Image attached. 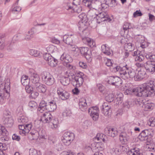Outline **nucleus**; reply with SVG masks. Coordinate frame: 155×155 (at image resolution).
<instances>
[{"label": "nucleus", "instance_id": "nucleus-26", "mask_svg": "<svg viewBox=\"0 0 155 155\" xmlns=\"http://www.w3.org/2000/svg\"><path fill=\"white\" fill-rule=\"evenodd\" d=\"M101 51L103 53L107 55H110L111 53L110 50L107 45H103L101 47Z\"/></svg>", "mask_w": 155, "mask_h": 155}, {"label": "nucleus", "instance_id": "nucleus-12", "mask_svg": "<svg viewBox=\"0 0 155 155\" xmlns=\"http://www.w3.org/2000/svg\"><path fill=\"white\" fill-rule=\"evenodd\" d=\"M107 20H108V21H109L110 20L109 18L107 12L103 11L97 15V22L98 23Z\"/></svg>", "mask_w": 155, "mask_h": 155}, {"label": "nucleus", "instance_id": "nucleus-48", "mask_svg": "<svg viewBox=\"0 0 155 155\" xmlns=\"http://www.w3.org/2000/svg\"><path fill=\"white\" fill-rule=\"evenodd\" d=\"M18 121L19 123L24 124L27 122L28 119L27 117L22 116L18 119Z\"/></svg>", "mask_w": 155, "mask_h": 155}, {"label": "nucleus", "instance_id": "nucleus-58", "mask_svg": "<svg viewBox=\"0 0 155 155\" xmlns=\"http://www.w3.org/2000/svg\"><path fill=\"white\" fill-rule=\"evenodd\" d=\"M124 93L127 94H130L132 93H134V88L133 89L129 88L128 89H127L125 91Z\"/></svg>", "mask_w": 155, "mask_h": 155}, {"label": "nucleus", "instance_id": "nucleus-40", "mask_svg": "<svg viewBox=\"0 0 155 155\" xmlns=\"http://www.w3.org/2000/svg\"><path fill=\"white\" fill-rule=\"evenodd\" d=\"M154 104L152 103H147L144 105V110L145 111H148L149 110L153 109Z\"/></svg>", "mask_w": 155, "mask_h": 155}, {"label": "nucleus", "instance_id": "nucleus-61", "mask_svg": "<svg viewBox=\"0 0 155 155\" xmlns=\"http://www.w3.org/2000/svg\"><path fill=\"white\" fill-rule=\"evenodd\" d=\"M109 6V4L107 3V0L105 3H101V8L100 9L103 10L107 8Z\"/></svg>", "mask_w": 155, "mask_h": 155}, {"label": "nucleus", "instance_id": "nucleus-51", "mask_svg": "<svg viewBox=\"0 0 155 155\" xmlns=\"http://www.w3.org/2000/svg\"><path fill=\"white\" fill-rule=\"evenodd\" d=\"M147 124L150 126H155V117H152L150 118L149 121L147 122Z\"/></svg>", "mask_w": 155, "mask_h": 155}, {"label": "nucleus", "instance_id": "nucleus-7", "mask_svg": "<svg viewBox=\"0 0 155 155\" xmlns=\"http://www.w3.org/2000/svg\"><path fill=\"white\" fill-rule=\"evenodd\" d=\"M151 132L148 130H142L138 136V138L141 141L146 140L147 142L150 143L152 141L151 137L152 136Z\"/></svg>", "mask_w": 155, "mask_h": 155}, {"label": "nucleus", "instance_id": "nucleus-60", "mask_svg": "<svg viewBox=\"0 0 155 155\" xmlns=\"http://www.w3.org/2000/svg\"><path fill=\"white\" fill-rule=\"evenodd\" d=\"M131 28V27L130 26V23H125L123 26V29L125 30H127L128 29H130Z\"/></svg>", "mask_w": 155, "mask_h": 155}, {"label": "nucleus", "instance_id": "nucleus-43", "mask_svg": "<svg viewBox=\"0 0 155 155\" xmlns=\"http://www.w3.org/2000/svg\"><path fill=\"white\" fill-rule=\"evenodd\" d=\"M144 59V56L141 54V52L138 51V54L135 59V61L141 62Z\"/></svg>", "mask_w": 155, "mask_h": 155}, {"label": "nucleus", "instance_id": "nucleus-64", "mask_svg": "<svg viewBox=\"0 0 155 155\" xmlns=\"http://www.w3.org/2000/svg\"><path fill=\"white\" fill-rule=\"evenodd\" d=\"M105 61L106 65L108 67H110L112 64L111 60L109 59H107Z\"/></svg>", "mask_w": 155, "mask_h": 155}, {"label": "nucleus", "instance_id": "nucleus-19", "mask_svg": "<svg viewBox=\"0 0 155 155\" xmlns=\"http://www.w3.org/2000/svg\"><path fill=\"white\" fill-rule=\"evenodd\" d=\"M146 64L144 68L147 71L152 72L155 71V63H151L150 62L147 61L146 62Z\"/></svg>", "mask_w": 155, "mask_h": 155}, {"label": "nucleus", "instance_id": "nucleus-16", "mask_svg": "<svg viewBox=\"0 0 155 155\" xmlns=\"http://www.w3.org/2000/svg\"><path fill=\"white\" fill-rule=\"evenodd\" d=\"M132 132H129L127 134L126 133H122L119 136L120 141L123 143H126L129 139V137L132 135Z\"/></svg>", "mask_w": 155, "mask_h": 155}, {"label": "nucleus", "instance_id": "nucleus-49", "mask_svg": "<svg viewBox=\"0 0 155 155\" xmlns=\"http://www.w3.org/2000/svg\"><path fill=\"white\" fill-rule=\"evenodd\" d=\"M29 155H41L39 152L34 148L30 149L29 151Z\"/></svg>", "mask_w": 155, "mask_h": 155}, {"label": "nucleus", "instance_id": "nucleus-15", "mask_svg": "<svg viewBox=\"0 0 155 155\" xmlns=\"http://www.w3.org/2000/svg\"><path fill=\"white\" fill-rule=\"evenodd\" d=\"M52 116L50 112H46L42 114L40 120L43 123H49L52 120Z\"/></svg>", "mask_w": 155, "mask_h": 155}, {"label": "nucleus", "instance_id": "nucleus-46", "mask_svg": "<svg viewBox=\"0 0 155 155\" xmlns=\"http://www.w3.org/2000/svg\"><path fill=\"white\" fill-rule=\"evenodd\" d=\"M114 99V95L113 94H110L105 97V100L108 102H112L113 101Z\"/></svg>", "mask_w": 155, "mask_h": 155}, {"label": "nucleus", "instance_id": "nucleus-10", "mask_svg": "<svg viewBox=\"0 0 155 155\" xmlns=\"http://www.w3.org/2000/svg\"><path fill=\"white\" fill-rule=\"evenodd\" d=\"M132 69L134 71V74L133 77L129 76L127 77V78H134V80L136 81H139L143 79L146 75V73L144 68H142L139 71L137 74L134 70L132 68Z\"/></svg>", "mask_w": 155, "mask_h": 155}, {"label": "nucleus", "instance_id": "nucleus-50", "mask_svg": "<svg viewBox=\"0 0 155 155\" xmlns=\"http://www.w3.org/2000/svg\"><path fill=\"white\" fill-rule=\"evenodd\" d=\"M107 3L111 7H115L117 5L116 0H107Z\"/></svg>", "mask_w": 155, "mask_h": 155}, {"label": "nucleus", "instance_id": "nucleus-35", "mask_svg": "<svg viewBox=\"0 0 155 155\" xmlns=\"http://www.w3.org/2000/svg\"><path fill=\"white\" fill-rule=\"evenodd\" d=\"M145 57L151 63H155V55L151 53L147 54L145 55Z\"/></svg>", "mask_w": 155, "mask_h": 155}, {"label": "nucleus", "instance_id": "nucleus-8", "mask_svg": "<svg viewBox=\"0 0 155 155\" xmlns=\"http://www.w3.org/2000/svg\"><path fill=\"white\" fill-rule=\"evenodd\" d=\"M74 134L69 132H65L62 138V141L64 145H69L74 138Z\"/></svg>", "mask_w": 155, "mask_h": 155}, {"label": "nucleus", "instance_id": "nucleus-27", "mask_svg": "<svg viewBox=\"0 0 155 155\" xmlns=\"http://www.w3.org/2000/svg\"><path fill=\"white\" fill-rule=\"evenodd\" d=\"M128 155H141L140 150L137 148L131 149L127 152Z\"/></svg>", "mask_w": 155, "mask_h": 155}, {"label": "nucleus", "instance_id": "nucleus-57", "mask_svg": "<svg viewBox=\"0 0 155 155\" xmlns=\"http://www.w3.org/2000/svg\"><path fill=\"white\" fill-rule=\"evenodd\" d=\"M25 89L27 93H30L33 90V88L28 85L25 86Z\"/></svg>", "mask_w": 155, "mask_h": 155}, {"label": "nucleus", "instance_id": "nucleus-41", "mask_svg": "<svg viewBox=\"0 0 155 155\" xmlns=\"http://www.w3.org/2000/svg\"><path fill=\"white\" fill-rule=\"evenodd\" d=\"M116 143H115V147L113 148L110 150L111 153L113 155H119L120 153L119 148L116 147Z\"/></svg>", "mask_w": 155, "mask_h": 155}, {"label": "nucleus", "instance_id": "nucleus-23", "mask_svg": "<svg viewBox=\"0 0 155 155\" xmlns=\"http://www.w3.org/2000/svg\"><path fill=\"white\" fill-rule=\"evenodd\" d=\"M80 109L82 111H85L87 109V104L86 100L84 98H81L79 100V103Z\"/></svg>", "mask_w": 155, "mask_h": 155}, {"label": "nucleus", "instance_id": "nucleus-31", "mask_svg": "<svg viewBox=\"0 0 155 155\" xmlns=\"http://www.w3.org/2000/svg\"><path fill=\"white\" fill-rule=\"evenodd\" d=\"M107 133L108 134L109 136L114 137L118 134V131L115 128H109L107 131Z\"/></svg>", "mask_w": 155, "mask_h": 155}, {"label": "nucleus", "instance_id": "nucleus-38", "mask_svg": "<svg viewBox=\"0 0 155 155\" xmlns=\"http://www.w3.org/2000/svg\"><path fill=\"white\" fill-rule=\"evenodd\" d=\"M8 135V132L5 127L0 124V135L7 137Z\"/></svg>", "mask_w": 155, "mask_h": 155}, {"label": "nucleus", "instance_id": "nucleus-39", "mask_svg": "<svg viewBox=\"0 0 155 155\" xmlns=\"http://www.w3.org/2000/svg\"><path fill=\"white\" fill-rule=\"evenodd\" d=\"M124 47L126 51H131L134 49V47L131 43H125Z\"/></svg>", "mask_w": 155, "mask_h": 155}, {"label": "nucleus", "instance_id": "nucleus-17", "mask_svg": "<svg viewBox=\"0 0 155 155\" xmlns=\"http://www.w3.org/2000/svg\"><path fill=\"white\" fill-rule=\"evenodd\" d=\"M56 102L52 100L48 102V104L46 107V110H48V112H53L56 109Z\"/></svg>", "mask_w": 155, "mask_h": 155}, {"label": "nucleus", "instance_id": "nucleus-47", "mask_svg": "<svg viewBox=\"0 0 155 155\" xmlns=\"http://www.w3.org/2000/svg\"><path fill=\"white\" fill-rule=\"evenodd\" d=\"M69 97V93L66 91H64L62 94L60 96V97L63 100H65L68 99Z\"/></svg>", "mask_w": 155, "mask_h": 155}, {"label": "nucleus", "instance_id": "nucleus-55", "mask_svg": "<svg viewBox=\"0 0 155 155\" xmlns=\"http://www.w3.org/2000/svg\"><path fill=\"white\" fill-rule=\"evenodd\" d=\"M135 103L137 105L141 106L143 107L144 104V103L142 98H140L137 99L135 101Z\"/></svg>", "mask_w": 155, "mask_h": 155}, {"label": "nucleus", "instance_id": "nucleus-34", "mask_svg": "<svg viewBox=\"0 0 155 155\" xmlns=\"http://www.w3.org/2000/svg\"><path fill=\"white\" fill-rule=\"evenodd\" d=\"M34 28H32L29 31L28 33L25 35V39L26 40H29L33 38L34 33Z\"/></svg>", "mask_w": 155, "mask_h": 155}, {"label": "nucleus", "instance_id": "nucleus-14", "mask_svg": "<svg viewBox=\"0 0 155 155\" xmlns=\"http://www.w3.org/2000/svg\"><path fill=\"white\" fill-rule=\"evenodd\" d=\"M111 107L109 104L107 102L104 103L102 106V112L105 116L109 117L111 113Z\"/></svg>", "mask_w": 155, "mask_h": 155}, {"label": "nucleus", "instance_id": "nucleus-13", "mask_svg": "<svg viewBox=\"0 0 155 155\" xmlns=\"http://www.w3.org/2000/svg\"><path fill=\"white\" fill-rule=\"evenodd\" d=\"M108 83L113 85L118 86L121 83V80L117 76H111L109 77Z\"/></svg>", "mask_w": 155, "mask_h": 155}, {"label": "nucleus", "instance_id": "nucleus-1", "mask_svg": "<svg viewBox=\"0 0 155 155\" xmlns=\"http://www.w3.org/2000/svg\"><path fill=\"white\" fill-rule=\"evenodd\" d=\"M134 94L139 97H147L154 93L155 94V82L150 81L147 84L143 87H137L134 88Z\"/></svg>", "mask_w": 155, "mask_h": 155}, {"label": "nucleus", "instance_id": "nucleus-45", "mask_svg": "<svg viewBox=\"0 0 155 155\" xmlns=\"http://www.w3.org/2000/svg\"><path fill=\"white\" fill-rule=\"evenodd\" d=\"M28 106L31 110L34 109H36L37 107V103L34 101H30L28 103Z\"/></svg>", "mask_w": 155, "mask_h": 155}, {"label": "nucleus", "instance_id": "nucleus-44", "mask_svg": "<svg viewBox=\"0 0 155 155\" xmlns=\"http://www.w3.org/2000/svg\"><path fill=\"white\" fill-rule=\"evenodd\" d=\"M32 126V124H25V130L23 131V132L25 133V135L29 132L31 130Z\"/></svg>", "mask_w": 155, "mask_h": 155}, {"label": "nucleus", "instance_id": "nucleus-20", "mask_svg": "<svg viewBox=\"0 0 155 155\" xmlns=\"http://www.w3.org/2000/svg\"><path fill=\"white\" fill-rule=\"evenodd\" d=\"M61 60L63 62V64L71 62L73 59L71 56L68 54L64 53L61 56Z\"/></svg>", "mask_w": 155, "mask_h": 155}, {"label": "nucleus", "instance_id": "nucleus-25", "mask_svg": "<svg viewBox=\"0 0 155 155\" xmlns=\"http://www.w3.org/2000/svg\"><path fill=\"white\" fill-rule=\"evenodd\" d=\"M13 123V120L12 118L10 117L5 118L3 121V124L7 127H11L12 126Z\"/></svg>", "mask_w": 155, "mask_h": 155}, {"label": "nucleus", "instance_id": "nucleus-18", "mask_svg": "<svg viewBox=\"0 0 155 155\" xmlns=\"http://www.w3.org/2000/svg\"><path fill=\"white\" fill-rule=\"evenodd\" d=\"M82 40L83 43L87 45L91 48L93 47L95 45L93 40L89 38L83 36Z\"/></svg>", "mask_w": 155, "mask_h": 155}, {"label": "nucleus", "instance_id": "nucleus-29", "mask_svg": "<svg viewBox=\"0 0 155 155\" xmlns=\"http://www.w3.org/2000/svg\"><path fill=\"white\" fill-rule=\"evenodd\" d=\"M36 90L40 93H45L47 90L46 86L43 84H40L35 87Z\"/></svg>", "mask_w": 155, "mask_h": 155}, {"label": "nucleus", "instance_id": "nucleus-56", "mask_svg": "<svg viewBox=\"0 0 155 155\" xmlns=\"http://www.w3.org/2000/svg\"><path fill=\"white\" fill-rule=\"evenodd\" d=\"M143 15L141 11L140 10H137L133 14L134 17L136 18L138 16H141Z\"/></svg>", "mask_w": 155, "mask_h": 155}, {"label": "nucleus", "instance_id": "nucleus-2", "mask_svg": "<svg viewBox=\"0 0 155 155\" xmlns=\"http://www.w3.org/2000/svg\"><path fill=\"white\" fill-rule=\"evenodd\" d=\"M110 69L113 72H118L120 77L124 79H127V77L130 76L133 77L134 74L132 68L129 67L127 64L121 67L112 63L110 67Z\"/></svg>", "mask_w": 155, "mask_h": 155}, {"label": "nucleus", "instance_id": "nucleus-22", "mask_svg": "<svg viewBox=\"0 0 155 155\" xmlns=\"http://www.w3.org/2000/svg\"><path fill=\"white\" fill-rule=\"evenodd\" d=\"M66 9L67 10H71V12H76L79 13L82 10V8L81 7L76 6L74 8L71 5L70 3L68 4L66 7Z\"/></svg>", "mask_w": 155, "mask_h": 155}, {"label": "nucleus", "instance_id": "nucleus-3", "mask_svg": "<svg viewBox=\"0 0 155 155\" xmlns=\"http://www.w3.org/2000/svg\"><path fill=\"white\" fill-rule=\"evenodd\" d=\"M84 75L83 73L81 72L77 73L76 76L73 74L69 73L68 77H71V83L74 86L79 87L83 84Z\"/></svg>", "mask_w": 155, "mask_h": 155}, {"label": "nucleus", "instance_id": "nucleus-32", "mask_svg": "<svg viewBox=\"0 0 155 155\" xmlns=\"http://www.w3.org/2000/svg\"><path fill=\"white\" fill-rule=\"evenodd\" d=\"M78 17L80 19L82 23L84 25L88 21V19L87 15L84 13H82L78 15Z\"/></svg>", "mask_w": 155, "mask_h": 155}, {"label": "nucleus", "instance_id": "nucleus-59", "mask_svg": "<svg viewBox=\"0 0 155 155\" xmlns=\"http://www.w3.org/2000/svg\"><path fill=\"white\" fill-rule=\"evenodd\" d=\"M63 65L67 68L69 69L74 70L75 69V67L72 65L71 64H70V63H68L66 64V63H65V64H63Z\"/></svg>", "mask_w": 155, "mask_h": 155}, {"label": "nucleus", "instance_id": "nucleus-54", "mask_svg": "<svg viewBox=\"0 0 155 155\" xmlns=\"http://www.w3.org/2000/svg\"><path fill=\"white\" fill-rule=\"evenodd\" d=\"M52 142L53 144L56 143V145H55L54 146L58 150H59L62 148V146L61 143L57 142L55 141H52Z\"/></svg>", "mask_w": 155, "mask_h": 155}, {"label": "nucleus", "instance_id": "nucleus-36", "mask_svg": "<svg viewBox=\"0 0 155 155\" xmlns=\"http://www.w3.org/2000/svg\"><path fill=\"white\" fill-rule=\"evenodd\" d=\"M52 125H51V127L53 129H55L58 127L59 124V121L57 118H54L51 123Z\"/></svg>", "mask_w": 155, "mask_h": 155}, {"label": "nucleus", "instance_id": "nucleus-53", "mask_svg": "<svg viewBox=\"0 0 155 155\" xmlns=\"http://www.w3.org/2000/svg\"><path fill=\"white\" fill-rule=\"evenodd\" d=\"M30 94H31L30 95V97L32 99H35L39 95L38 92L35 91H34L33 90L32 91Z\"/></svg>", "mask_w": 155, "mask_h": 155}, {"label": "nucleus", "instance_id": "nucleus-42", "mask_svg": "<svg viewBox=\"0 0 155 155\" xmlns=\"http://www.w3.org/2000/svg\"><path fill=\"white\" fill-rule=\"evenodd\" d=\"M48 103L46 102L44 100H42L40 103L39 105V108H40V111H41L42 110L44 109H46V107H47Z\"/></svg>", "mask_w": 155, "mask_h": 155}, {"label": "nucleus", "instance_id": "nucleus-5", "mask_svg": "<svg viewBox=\"0 0 155 155\" xmlns=\"http://www.w3.org/2000/svg\"><path fill=\"white\" fill-rule=\"evenodd\" d=\"M83 4L87 7L96 10L101 8V2L99 0H83Z\"/></svg>", "mask_w": 155, "mask_h": 155}, {"label": "nucleus", "instance_id": "nucleus-30", "mask_svg": "<svg viewBox=\"0 0 155 155\" xmlns=\"http://www.w3.org/2000/svg\"><path fill=\"white\" fill-rule=\"evenodd\" d=\"M70 81H71V77H62L60 79V82L64 86L68 85Z\"/></svg>", "mask_w": 155, "mask_h": 155}, {"label": "nucleus", "instance_id": "nucleus-28", "mask_svg": "<svg viewBox=\"0 0 155 155\" xmlns=\"http://www.w3.org/2000/svg\"><path fill=\"white\" fill-rule=\"evenodd\" d=\"M63 41L66 44L70 45L73 43L71 37L67 35H65L63 37Z\"/></svg>", "mask_w": 155, "mask_h": 155}, {"label": "nucleus", "instance_id": "nucleus-63", "mask_svg": "<svg viewBox=\"0 0 155 155\" xmlns=\"http://www.w3.org/2000/svg\"><path fill=\"white\" fill-rule=\"evenodd\" d=\"M13 7H14L13 8L12 11L19 12L21 10V8L20 7H18L17 5H15V4H14Z\"/></svg>", "mask_w": 155, "mask_h": 155}, {"label": "nucleus", "instance_id": "nucleus-24", "mask_svg": "<svg viewBox=\"0 0 155 155\" xmlns=\"http://www.w3.org/2000/svg\"><path fill=\"white\" fill-rule=\"evenodd\" d=\"M40 78L39 75L36 74H34L31 77V81L35 87L40 84Z\"/></svg>", "mask_w": 155, "mask_h": 155}, {"label": "nucleus", "instance_id": "nucleus-21", "mask_svg": "<svg viewBox=\"0 0 155 155\" xmlns=\"http://www.w3.org/2000/svg\"><path fill=\"white\" fill-rule=\"evenodd\" d=\"M79 50L81 54L83 56H85L86 58L90 57V54L91 53V51L89 50V49L88 48L81 47L80 48Z\"/></svg>", "mask_w": 155, "mask_h": 155}, {"label": "nucleus", "instance_id": "nucleus-9", "mask_svg": "<svg viewBox=\"0 0 155 155\" xmlns=\"http://www.w3.org/2000/svg\"><path fill=\"white\" fill-rule=\"evenodd\" d=\"M43 58L51 67H54L57 65L58 62V60L52 57L50 54L46 53L44 54Z\"/></svg>", "mask_w": 155, "mask_h": 155}, {"label": "nucleus", "instance_id": "nucleus-33", "mask_svg": "<svg viewBox=\"0 0 155 155\" xmlns=\"http://www.w3.org/2000/svg\"><path fill=\"white\" fill-rule=\"evenodd\" d=\"M30 80L28 79V76L25 75H23L21 78V82L22 85L26 86L29 84Z\"/></svg>", "mask_w": 155, "mask_h": 155}, {"label": "nucleus", "instance_id": "nucleus-6", "mask_svg": "<svg viewBox=\"0 0 155 155\" xmlns=\"http://www.w3.org/2000/svg\"><path fill=\"white\" fill-rule=\"evenodd\" d=\"M42 81L48 85H52L54 82V78L53 76L48 72H43L41 74Z\"/></svg>", "mask_w": 155, "mask_h": 155}, {"label": "nucleus", "instance_id": "nucleus-4", "mask_svg": "<svg viewBox=\"0 0 155 155\" xmlns=\"http://www.w3.org/2000/svg\"><path fill=\"white\" fill-rule=\"evenodd\" d=\"M10 82L9 80H7L4 87L2 86L0 87V102L5 98H8L10 96Z\"/></svg>", "mask_w": 155, "mask_h": 155}, {"label": "nucleus", "instance_id": "nucleus-62", "mask_svg": "<svg viewBox=\"0 0 155 155\" xmlns=\"http://www.w3.org/2000/svg\"><path fill=\"white\" fill-rule=\"evenodd\" d=\"M97 86L101 92H103L104 91L105 87L101 84H97Z\"/></svg>", "mask_w": 155, "mask_h": 155}, {"label": "nucleus", "instance_id": "nucleus-52", "mask_svg": "<svg viewBox=\"0 0 155 155\" xmlns=\"http://www.w3.org/2000/svg\"><path fill=\"white\" fill-rule=\"evenodd\" d=\"M31 134L32 138V139L33 140H35L38 138L39 136V133L37 130H35L34 133L33 132H31Z\"/></svg>", "mask_w": 155, "mask_h": 155}, {"label": "nucleus", "instance_id": "nucleus-11", "mask_svg": "<svg viewBox=\"0 0 155 155\" xmlns=\"http://www.w3.org/2000/svg\"><path fill=\"white\" fill-rule=\"evenodd\" d=\"M98 111V108L96 106L91 107L89 109L88 113L94 120L96 121L98 120L99 117Z\"/></svg>", "mask_w": 155, "mask_h": 155}, {"label": "nucleus", "instance_id": "nucleus-37", "mask_svg": "<svg viewBox=\"0 0 155 155\" xmlns=\"http://www.w3.org/2000/svg\"><path fill=\"white\" fill-rule=\"evenodd\" d=\"M30 54L35 57H39L42 54L39 51L35 49H31L29 51Z\"/></svg>", "mask_w": 155, "mask_h": 155}]
</instances>
